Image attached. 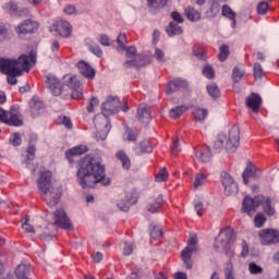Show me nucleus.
<instances>
[{
    "instance_id": "obj_1",
    "label": "nucleus",
    "mask_w": 279,
    "mask_h": 279,
    "mask_svg": "<svg viewBox=\"0 0 279 279\" xmlns=\"http://www.w3.org/2000/svg\"><path fill=\"white\" fill-rule=\"evenodd\" d=\"M76 181L82 189H93L95 184L108 186L110 178L106 177V166L99 157H86L76 172Z\"/></svg>"
},
{
    "instance_id": "obj_2",
    "label": "nucleus",
    "mask_w": 279,
    "mask_h": 279,
    "mask_svg": "<svg viewBox=\"0 0 279 279\" xmlns=\"http://www.w3.org/2000/svg\"><path fill=\"white\" fill-rule=\"evenodd\" d=\"M119 108H121V101L117 96H109L105 102L101 105V116H96L94 118V125L97 130V140L106 141L112 125H110V120L108 117L110 114H117L119 112Z\"/></svg>"
},
{
    "instance_id": "obj_3",
    "label": "nucleus",
    "mask_w": 279,
    "mask_h": 279,
    "mask_svg": "<svg viewBox=\"0 0 279 279\" xmlns=\"http://www.w3.org/2000/svg\"><path fill=\"white\" fill-rule=\"evenodd\" d=\"M46 88H49L54 97H60V95L64 93L66 88H70L72 99H82L84 97V87L77 80V76L65 75L63 76L62 84L60 78L56 77V75L47 74Z\"/></svg>"
},
{
    "instance_id": "obj_4",
    "label": "nucleus",
    "mask_w": 279,
    "mask_h": 279,
    "mask_svg": "<svg viewBox=\"0 0 279 279\" xmlns=\"http://www.w3.org/2000/svg\"><path fill=\"white\" fill-rule=\"evenodd\" d=\"M29 62L36 64V56L29 53L28 56L22 54L16 60L1 59L0 60V73L8 75V84L14 86L16 84V77L23 73V71H29Z\"/></svg>"
},
{
    "instance_id": "obj_5",
    "label": "nucleus",
    "mask_w": 279,
    "mask_h": 279,
    "mask_svg": "<svg viewBox=\"0 0 279 279\" xmlns=\"http://www.w3.org/2000/svg\"><path fill=\"white\" fill-rule=\"evenodd\" d=\"M52 173L51 171H44L40 173L37 180V186L40 191L44 202L50 207L58 206L62 193L58 187H53L51 184Z\"/></svg>"
},
{
    "instance_id": "obj_6",
    "label": "nucleus",
    "mask_w": 279,
    "mask_h": 279,
    "mask_svg": "<svg viewBox=\"0 0 279 279\" xmlns=\"http://www.w3.org/2000/svg\"><path fill=\"white\" fill-rule=\"evenodd\" d=\"M263 206L266 214H268L269 217H274L276 215V209L271 207V198L265 197V196H255L254 198L250 196H245L242 202V208L246 215H250L252 217L254 213H256V208L258 206Z\"/></svg>"
},
{
    "instance_id": "obj_7",
    "label": "nucleus",
    "mask_w": 279,
    "mask_h": 279,
    "mask_svg": "<svg viewBox=\"0 0 279 279\" xmlns=\"http://www.w3.org/2000/svg\"><path fill=\"white\" fill-rule=\"evenodd\" d=\"M234 239V230L227 227L220 230L218 238L215 240L214 247L216 252H226L228 258H233L234 251L230 248V243Z\"/></svg>"
},
{
    "instance_id": "obj_8",
    "label": "nucleus",
    "mask_w": 279,
    "mask_h": 279,
    "mask_svg": "<svg viewBox=\"0 0 279 279\" xmlns=\"http://www.w3.org/2000/svg\"><path fill=\"white\" fill-rule=\"evenodd\" d=\"M0 123L5 125H13L14 128H21L23 125V118L16 108H11L10 111H5L0 107Z\"/></svg>"
},
{
    "instance_id": "obj_9",
    "label": "nucleus",
    "mask_w": 279,
    "mask_h": 279,
    "mask_svg": "<svg viewBox=\"0 0 279 279\" xmlns=\"http://www.w3.org/2000/svg\"><path fill=\"white\" fill-rule=\"evenodd\" d=\"M196 251H197V238L192 236L187 241V246L181 252V257L186 269H191L193 267V262L191 260V256H193V252H196Z\"/></svg>"
},
{
    "instance_id": "obj_10",
    "label": "nucleus",
    "mask_w": 279,
    "mask_h": 279,
    "mask_svg": "<svg viewBox=\"0 0 279 279\" xmlns=\"http://www.w3.org/2000/svg\"><path fill=\"white\" fill-rule=\"evenodd\" d=\"M240 131L239 126L234 125L230 129L228 138L226 140V149L229 151V154H234L239 147V141H241V137L239 136Z\"/></svg>"
},
{
    "instance_id": "obj_11",
    "label": "nucleus",
    "mask_w": 279,
    "mask_h": 279,
    "mask_svg": "<svg viewBox=\"0 0 279 279\" xmlns=\"http://www.w3.org/2000/svg\"><path fill=\"white\" fill-rule=\"evenodd\" d=\"M259 241L262 245H276V243H279V231L276 229H264L259 231Z\"/></svg>"
},
{
    "instance_id": "obj_12",
    "label": "nucleus",
    "mask_w": 279,
    "mask_h": 279,
    "mask_svg": "<svg viewBox=\"0 0 279 279\" xmlns=\"http://www.w3.org/2000/svg\"><path fill=\"white\" fill-rule=\"evenodd\" d=\"M53 221H54V226H58L63 230H73V225L71 223V219H69V216H66V211H64V209H57L53 213Z\"/></svg>"
},
{
    "instance_id": "obj_13",
    "label": "nucleus",
    "mask_w": 279,
    "mask_h": 279,
    "mask_svg": "<svg viewBox=\"0 0 279 279\" xmlns=\"http://www.w3.org/2000/svg\"><path fill=\"white\" fill-rule=\"evenodd\" d=\"M220 178L226 195H234L239 193V185L234 183V179H232L230 173L223 171L221 172Z\"/></svg>"
},
{
    "instance_id": "obj_14",
    "label": "nucleus",
    "mask_w": 279,
    "mask_h": 279,
    "mask_svg": "<svg viewBox=\"0 0 279 279\" xmlns=\"http://www.w3.org/2000/svg\"><path fill=\"white\" fill-rule=\"evenodd\" d=\"M36 29H38V24L36 21L24 20L22 23H20L16 26L15 32H16V34H19V36H21V34H23V35L34 34V32H36Z\"/></svg>"
},
{
    "instance_id": "obj_15",
    "label": "nucleus",
    "mask_w": 279,
    "mask_h": 279,
    "mask_svg": "<svg viewBox=\"0 0 279 279\" xmlns=\"http://www.w3.org/2000/svg\"><path fill=\"white\" fill-rule=\"evenodd\" d=\"M245 105L250 108V110H252V112L258 114V112H260V107L263 106V98L260 95L252 93L248 97H246Z\"/></svg>"
},
{
    "instance_id": "obj_16",
    "label": "nucleus",
    "mask_w": 279,
    "mask_h": 279,
    "mask_svg": "<svg viewBox=\"0 0 279 279\" xmlns=\"http://www.w3.org/2000/svg\"><path fill=\"white\" fill-rule=\"evenodd\" d=\"M77 69L81 75L87 77L88 80H93L95 77V69L90 66V64L86 63V61H80L77 63Z\"/></svg>"
},
{
    "instance_id": "obj_17",
    "label": "nucleus",
    "mask_w": 279,
    "mask_h": 279,
    "mask_svg": "<svg viewBox=\"0 0 279 279\" xmlns=\"http://www.w3.org/2000/svg\"><path fill=\"white\" fill-rule=\"evenodd\" d=\"M137 119L140 123H148L151 121V113L147 108V105L141 104L137 108Z\"/></svg>"
},
{
    "instance_id": "obj_18",
    "label": "nucleus",
    "mask_w": 279,
    "mask_h": 279,
    "mask_svg": "<svg viewBox=\"0 0 279 279\" xmlns=\"http://www.w3.org/2000/svg\"><path fill=\"white\" fill-rule=\"evenodd\" d=\"M186 86V81H182L181 78H177L174 81H171L167 85L166 93L168 95H171L172 93H175L180 90V88H184Z\"/></svg>"
},
{
    "instance_id": "obj_19",
    "label": "nucleus",
    "mask_w": 279,
    "mask_h": 279,
    "mask_svg": "<svg viewBox=\"0 0 279 279\" xmlns=\"http://www.w3.org/2000/svg\"><path fill=\"white\" fill-rule=\"evenodd\" d=\"M133 204H136V198H134L132 194H126L124 201H120L117 206L122 210V213H128V210H130V206Z\"/></svg>"
},
{
    "instance_id": "obj_20",
    "label": "nucleus",
    "mask_w": 279,
    "mask_h": 279,
    "mask_svg": "<svg viewBox=\"0 0 279 279\" xmlns=\"http://www.w3.org/2000/svg\"><path fill=\"white\" fill-rule=\"evenodd\" d=\"M242 178L244 184H250V178H258V174H256V166L252 163L247 165L242 173Z\"/></svg>"
},
{
    "instance_id": "obj_21",
    "label": "nucleus",
    "mask_w": 279,
    "mask_h": 279,
    "mask_svg": "<svg viewBox=\"0 0 279 279\" xmlns=\"http://www.w3.org/2000/svg\"><path fill=\"white\" fill-rule=\"evenodd\" d=\"M88 151V148L84 145L75 146L65 151V156L68 160H71L73 156H82Z\"/></svg>"
},
{
    "instance_id": "obj_22",
    "label": "nucleus",
    "mask_w": 279,
    "mask_h": 279,
    "mask_svg": "<svg viewBox=\"0 0 279 279\" xmlns=\"http://www.w3.org/2000/svg\"><path fill=\"white\" fill-rule=\"evenodd\" d=\"M56 32L63 38L71 36V24L68 21H62L58 24Z\"/></svg>"
},
{
    "instance_id": "obj_23",
    "label": "nucleus",
    "mask_w": 279,
    "mask_h": 279,
    "mask_svg": "<svg viewBox=\"0 0 279 279\" xmlns=\"http://www.w3.org/2000/svg\"><path fill=\"white\" fill-rule=\"evenodd\" d=\"M196 158L202 162H210V158H213V153L210 151V147L204 146L196 153Z\"/></svg>"
},
{
    "instance_id": "obj_24",
    "label": "nucleus",
    "mask_w": 279,
    "mask_h": 279,
    "mask_svg": "<svg viewBox=\"0 0 279 279\" xmlns=\"http://www.w3.org/2000/svg\"><path fill=\"white\" fill-rule=\"evenodd\" d=\"M116 158L120 160V162L122 163V168L126 171L128 169H130V167H132V161L130 160V157L128 156V154H125V151L118 150L116 154Z\"/></svg>"
},
{
    "instance_id": "obj_25",
    "label": "nucleus",
    "mask_w": 279,
    "mask_h": 279,
    "mask_svg": "<svg viewBox=\"0 0 279 279\" xmlns=\"http://www.w3.org/2000/svg\"><path fill=\"white\" fill-rule=\"evenodd\" d=\"M185 15L189 21H192L195 23L196 21H199L202 19V13L199 11L195 10L194 8L187 7L185 9Z\"/></svg>"
},
{
    "instance_id": "obj_26",
    "label": "nucleus",
    "mask_w": 279,
    "mask_h": 279,
    "mask_svg": "<svg viewBox=\"0 0 279 279\" xmlns=\"http://www.w3.org/2000/svg\"><path fill=\"white\" fill-rule=\"evenodd\" d=\"M186 110H189V107L186 106H177L170 109L169 111L170 119H174V120L180 119V117H182V114L186 112Z\"/></svg>"
},
{
    "instance_id": "obj_27",
    "label": "nucleus",
    "mask_w": 279,
    "mask_h": 279,
    "mask_svg": "<svg viewBox=\"0 0 279 279\" xmlns=\"http://www.w3.org/2000/svg\"><path fill=\"white\" fill-rule=\"evenodd\" d=\"M136 154H151L154 148L149 144V141H143L140 143V147L135 148Z\"/></svg>"
},
{
    "instance_id": "obj_28",
    "label": "nucleus",
    "mask_w": 279,
    "mask_h": 279,
    "mask_svg": "<svg viewBox=\"0 0 279 279\" xmlns=\"http://www.w3.org/2000/svg\"><path fill=\"white\" fill-rule=\"evenodd\" d=\"M123 66H124V69H132V68L141 69V66H144V63H143V61L141 60V57H135V58L132 59V60H126V61L123 63Z\"/></svg>"
},
{
    "instance_id": "obj_29",
    "label": "nucleus",
    "mask_w": 279,
    "mask_h": 279,
    "mask_svg": "<svg viewBox=\"0 0 279 279\" xmlns=\"http://www.w3.org/2000/svg\"><path fill=\"white\" fill-rule=\"evenodd\" d=\"M166 32L168 36H180V34H182V27L175 24V22H170Z\"/></svg>"
},
{
    "instance_id": "obj_30",
    "label": "nucleus",
    "mask_w": 279,
    "mask_h": 279,
    "mask_svg": "<svg viewBox=\"0 0 279 279\" xmlns=\"http://www.w3.org/2000/svg\"><path fill=\"white\" fill-rule=\"evenodd\" d=\"M225 279H236V276L234 275V267L232 266V262L229 260L226 264V267L223 269Z\"/></svg>"
},
{
    "instance_id": "obj_31",
    "label": "nucleus",
    "mask_w": 279,
    "mask_h": 279,
    "mask_svg": "<svg viewBox=\"0 0 279 279\" xmlns=\"http://www.w3.org/2000/svg\"><path fill=\"white\" fill-rule=\"evenodd\" d=\"M10 36H12V31H10V27L3 23H0V43H2V40H8Z\"/></svg>"
},
{
    "instance_id": "obj_32",
    "label": "nucleus",
    "mask_w": 279,
    "mask_h": 279,
    "mask_svg": "<svg viewBox=\"0 0 279 279\" xmlns=\"http://www.w3.org/2000/svg\"><path fill=\"white\" fill-rule=\"evenodd\" d=\"M221 14L222 16H226V19H229V21H234V19H236V12L227 4L222 5Z\"/></svg>"
},
{
    "instance_id": "obj_33",
    "label": "nucleus",
    "mask_w": 279,
    "mask_h": 279,
    "mask_svg": "<svg viewBox=\"0 0 279 279\" xmlns=\"http://www.w3.org/2000/svg\"><path fill=\"white\" fill-rule=\"evenodd\" d=\"M193 117L196 121H204L208 117V110L202 108H195Z\"/></svg>"
},
{
    "instance_id": "obj_34",
    "label": "nucleus",
    "mask_w": 279,
    "mask_h": 279,
    "mask_svg": "<svg viewBox=\"0 0 279 279\" xmlns=\"http://www.w3.org/2000/svg\"><path fill=\"white\" fill-rule=\"evenodd\" d=\"M228 137L226 134H219L214 142V149H216V151H221V149H223V143H226Z\"/></svg>"
},
{
    "instance_id": "obj_35",
    "label": "nucleus",
    "mask_w": 279,
    "mask_h": 279,
    "mask_svg": "<svg viewBox=\"0 0 279 279\" xmlns=\"http://www.w3.org/2000/svg\"><path fill=\"white\" fill-rule=\"evenodd\" d=\"M243 75H245V71L239 66H235L232 72V81L234 84H239V82L243 80Z\"/></svg>"
},
{
    "instance_id": "obj_36",
    "label": "nucleus",
    "mask_w": 279,
    "mask_h": 279,
    "mask_svg": "<svg viewBox=\"0 0 279 279\" xmlns=\"http://www.w3.org/2000/svg\"><path fill=\"white\" fill-rule=\"evenodd\" d=\"M163 202L165 201L162 198V194H160L156 199V204L149 205L148 213H160V208H161Z\"/></svg>"
},
{
    "instance_id": "obj_37",
    "label": "nucleus",
    "mask_w": 279,
    "mask_h": 279,
    "mask_svg": "<svg viewBox=\"0 0 279 279\" xmlns=\"http://www.w3.org/2000/svg\"><path fill=\"white\" fill-rule=\"evenodd\" d=\"M228 56H230V47L228 45L220 46V52L218 54V60L220 62H226V60H228Z\"/></svg>"
},
{
    "instance_id": "obj_38",
    "label": "nucleus",
    "mask_w": 279,
    "mask_h": 279,
    "mask_svg": "<svg viewBox=\"0 0 279 279\" xmlns=\"http://www.w3.org/2000/svg\"><path fill=\"white\" fill-rule=\"evenodd\" d=\"M193 53L198 60H206L205 48L201 44H195L193 47Z\"/></svg>"
},
{
    "instance_id": "obj_39",
    "label": "nucleus",
    "mask_w": 279,
    "mask_h": 279,
    "mask_svg": "<svg viewBox=\"0 0 279 279\" xmlns=\"http://www.w3.org/2000/svg\"><path fill=\"white\" fill-rule=\"evenodd\" d=\"M207 93L209 96L213 97V99H217L219 98V95H221V93L219 92V87L215 83L207 85Z\"/></svg>"
},
{
    "instance_id": "obj_40",
    "label": "nucleus",
    "mask_w": 279,
    "mask_h": 279,
    "mask_svg": "<svg viewBox=\"0 0 279 279\" xmlns=\"http://www.w3.org/2000/svg\"><path fill=\"white\" fill-rule=\"evenodd\" d=\"M150 236L155 241H158V239H162V228L160 226L150 227Z\"/></svg>"
},
{
    "instance_id": "obj_41",
    "label": "nucleus",
    "mask_w": 279,
    "mask_h": 279,
    "mask_svg": "<svg viewBox=\"0 0 279 279\" xmlns=\"http://www.w3.org/2000/svg\"><path fill=\"white\" fill-rule=\"evenodd\" d=\"M87 46L89 51H92L94 56H97V58H101L104 56V51L101 50V47H99V45L92 41L90 44L87 43Z\"/></svg>"
},
{
    "instance_id": "obj_42",
    "label": "nucleus",
    "mask_w": 279,
    "mask_h": 279,
    "mask_svg": "<svg viewBox=\"0 0 279 279\" xmlns=\"http://www.w3.org/2000/svg\"><path fill=\"white\" fill-rule=\"evenodd\" d=\"M99 107V98L92 97L87 102L86 110L87 112H95L96 108Z\"/></svg>"
},
{
    "instance_id": "obj_43",
    "label": "nucleus",
    "mask_w": 279,
    "mask_h": 279,
    "mask_svg": "<svg viewBox=\"0 0 279 279\" xmlns=\"http://www.w3.org/2000/svg\"><path fill=\"white\" fill-rule=\"evenodd\" d=\"M206 184V174L196 173L194 181V189H198L199 186H204Z\"/></svg>"
},
{
    "instance_id": "obj_44",
    "label": "nucleus",
    "mask_w": 279,
    "mask_h": 279,
    "mask_svg": "<svg viewBox=\"0 0 279 279\" xmlns=\"http://www.w3.org/2000/svg\"><path fill=\"white\" fill-rule=\"evenodd\" d=\"M169 179V172H167V168H162L159 172L155 175L156 182H165Z\"/></svg>"
},
{
    "instance_id": "obj_45",
    "label": "nucleus",
    "mask_w": 279,
    "mask_h": 279,
    "mask_svg": "<svg viewBox=\"0 0 279 279\" xmlns=\"http://www.w3.org/2000/svg\"><path fill=\"white\" fill-rule=\"evenodd\" d=\"M248 271L252 276H258V274H263V267L252 262L248 264Z\"/></svg>"
},
{
    "instance_id": "obj_46",
    "label": "nucleus",
    "mask_w": 279,
    "mask_h": 279,
    "mask_svg": "<svg viewBox=\"0 0 279 279\" xmlns=\"http://www.w3.org/2000/svg\"><path fill=\"white\" fill-rule=\"evenodd\" d=\"M203 75L207 77V80H214L215 78V69H213V65L206 64L203 68Z\"/></svg>"
},
{
    "instance_id": "obj_47",
    "label": "nucleus",
    "mask_w": 279,
    "mask_h": 279,
    "mask_svg": "<svg viewBox=\"0 0 279 279\" xmlns=\"http://www.w3.org/2000/svg\"><path fill=\"white\" fill-rule=\"evenodd\" d=\"M36 158V147L29 146L27 148V155H26V167L29 169V160H34Z\"/></svg>"
},
{
    "instance_id": "obj_48",
    "label": "nucleus",
    "mask_w": 279,
    "mask_h": 279,
    "mask_svg": "<svg viewBox=\"0 0 279 279\" xmlns=\"http://www.w3.org/2000/svg\"><path fill=\"white\" fill-rule=\"evenodd\" d=\"M148 8H165L167 0H147Z\"/></svg>"
},
{
    "instance_id": "obj_49",
    "label": "nucleus",
    "mask_w": 279,
    "mask_h": 279,
    "mask_svg": "<svg viewBox=\"0 0 279 279\" xmlns=\"http://www.w3.org/2000/svg\"><path fill=\"white\" fill-rule=\"evenodd\" d=\"M265 221H267V218H265V215L258 214L255 216L254 223L255 228H263L265 226Z\"/></svg>"
},
{
    "instance_id": "obj_50",
    "label": "nucleus",
    "mask_w": 279,
    "mask_h": 279,
    "mask_svg": "<svg viewBox=\"0 0 279 279\" xmlns=\"http://www.w3.org/2000/svg\"><path fill=\"white\" fill-rule=\"evenodd\" d=\"M128 40V36L125 33H120L119 36L117 37V44L119 49H125V43Z\"/></svg>"
},
{
    "instance_id": "obj_51",
    "label": "nucleus",
    "mask_w": 279,
    "mask_h": 279,
    "mask_svg": "<svg viewBox=\"0 0 279 279\" xmlns=\"http://www.w3.org/2000/svg\"><path fill=\"white\" fill-rule=\"evenodd\" d=\"M5 10L10 12L11 16H16V12H19V5L14 2H9L4 5Z\"/></svg>"
},
{
    "instance_id": "obj_52",
    "label": "nucleus",
    "mask_w": 279,
    "mask_h": 279,
    "mask_svg": "<svg viewBox=\"0 0 279 279\" xmlns=\"http://www.w3.org/2000/svg\"><path fill=\"white\" fill-rule=\"evenodd\" d=\"M253 71L255 80H260V77H263V65H260V63H255Z\"/></svg>"
},
{
    "instance_id": "obj_53",
    "label": "nucleus",
    "mask_w": 279,
    "mask_h": 279,
    "mask_svg": "<svg viewBox=\"0 0 279 279\" xmlns=\"http://www.w3.org/2000/svg\"><path fill=\"white\" fill-rule=\"evenodd\" d=\"M171 154L172 156L180 154V141L178 138L172 140Z\"/></svg>"
},
{
    "instance_id": "obj_54",
    "label": "nucleus",
    "mask_w": 279,
    "mask_h": 279,
    "mask_svg": "<svg viewBox=\"0 0 279 279\" xmlns=\"http://www.w3.org/2000/svg\"><path fill=\"white\" fill-rule=\"evenodd\" d=\"M267 10H269V3L265 2V1H262L257 4V12L259 14H267Z\"/></svg>"
},
{
    "instance_id": "obj_55",
    "label": "nucleus",
    "mask_w": 279,
    "mask_h": 279,
    "mask_svg": "<svg viewBox=\"0 0 279 279\" xmlns=\"http://www.w3.org/2000/svg\"><path fill=\"white\" fill-rule=\"evenodd\" d=\"M122 51H126V58H134L136 57L137 50L136 47H125V49H122Z\"/></svg>"
},
{
    "instance_id": "obj_56",
    "label": "nucleus",
    "mask_w": 279,
    "mask_h": 279,
    "mask_svg": "<svg viewBox=\"0 0 279 279\" xmlns=\"http://www.w3.org/2000/svg\"><path fill=\"white\" fill-rule=\"evenodd\" d=\"M98 43L102 45L104 47H110V37L106 34H101L98 38Z\"/></svg>"
},
{
    "instance_id": "obj_57",
    "label": "nucleus",
    "mask_w": 279,
    "mask_h": 279,
    "mask_svg": "<svg viewBox=\"0 0 279 279\" xmlns=\"http://www.w3.org/2000/svg\"><path fill=\"white\" fill-rule=\"evenodd\" d=\"M12 145H14V147H19V145H21L22 141H21V134L19 133H14L11 138H10Z\"/></svg>"
},
{
    "instance_id": "obj_58",
    "label": "nucleus",
    "mask_w": 279,
    "mask_h": 279,
    "mask_svg": "<svg viewBox=\"0 0 279 279\" xmlns=\"http://www.w3.org/2000/svg\"><path fill=\"white\" fill-rule=\"evenodd\" d=\"M134 252V246L132 243L124 242V248H123V254L124 256H130Z\"/></svg>"
},
{
    "instance_id": "obj_59",
    "label": "nucleus",
    "mask_w": 279,
    "mask_h": 279,
    "mask_svg": "<svg viewBox=\"0 0 279 279\" xmlns=\"http://www.w3.org/2000/svg\"><path fill=\"white\" fill-rule=\"evenodd\" d=\"M171 19L175 21V23H184V17L178 11H173L171 13Z\"/></svg>"
},
{
    "instance_id": "obj_60",
    "label": "nucleus",
    "mask_w": 279,
    "mask_h": 279,
    "mask_svg": "<svg viewBox=\"0 0 279 279\" xmlns=\"http://www.w3.org/2000/svg\"><path fill=\"white\" fill-rule=\"evenodd\" d=\"M194 209L196 210V215H198V217H202V215H204V203L198 202L194 205Z\"/></svg>"
},
{
    "instance_id": "obj_61",
    "label": "nucleus",
    "mask_w": 279,
    "mask_h": 279,
    "mask_svg": "<svg viewBox=\"0 0 279 279\" xmlns=\"http://www.w3.org/2000/svg\"><path fill=\"white\" fill-rule=\"evenodd\" d=\"M155 58L158 60V62H165V52L161 49L155 50Z\"/></svg>"
},
{
    "instance_id": "obj_62",
    "label": "nucleus",
    "mask_w": 279,
    "mask_h": 279,
    "mask_svg": "<svg viewBox=\"0 0 279 279\" xmlns=\"http://www.w3.org/2000/svg\"><path fill=\"white\" fill-rule=\"evenodd\" d=\"M126 134H128V141H136V138H138V131L128 130Z\"/></svg>"
},
{
    "instance_id": "obj_63",
    "label": "nucleus",
    "mask_w": 279,
    "mask_h": 279,
    "mask_svg": "<svg viewBox=\"0 0 279 279\" xmlns=\"http://www.w3.org/2000/svg\"><path fill=\"white\" fill-rule=\"evenodd\" d=\"M50 49L52 53H56L57 51H60V41L58 40H52L50 44Z\"/></svg>"
},
{
    "instance_id": "obj_64",
    "label": "nucleus",
    "mask_w": 279,
    "mask_h": 279,
    "mask_svg": "<svg viewBox=\"0 0 279 279\" xmlns=\"http://www.w3.org/2000/svg\"><path fill=\"white\" fill-rule=\"evenodd\" d=\"M29 15V9L22 8L17 9V12L15 13V16H28Z\"/></svg>"
}]
</instances>
